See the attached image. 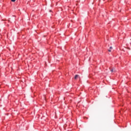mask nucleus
<instances>
[{
  "instance_id": "1",
  "label": "nucleus",
  "mask_w": 131,
  "mask_h": 131,
  "mask_svg": "<svg viewBox=\"0 0 131 131\" xmlns=\"http://www.w3.org/2000/svg\"><path fill=\"white\" fill-rule=\"evenodd\" d=\"M78 76H79V75H76L75 76V79H77V77H78Z\"/></svg>"
},
{
  "instance_id": "2",
  "label": "nucleus",
  "mask_w": 131,
  "mask_h": 131,
  "mask_svg": "<svg viewBox=\"0 0 131 131\" xmlns=\"http://www.w3.org/2000/svg\"><path fill=\"white\" fill-rule=\"evenodd\" d=\"M111 72H114V69L113 68L111 69Z\"/></svg>"
},
{
  "instance_id": "3",
  "label": "nucleus",
  "mask_w": 131,
  "mask_h": 131,
  "mask_svg": "<svg viewBox=\"0 0 131 131\" xmlns=\"http://www.w3.org/2000/svg\"><path fill=\"white\" fill-rule=\"evenodd\" d=\"M11 2H12L13 3H15V2H16V0H11Z\"/></svg>"
},
{
  "instance_id": "4",
  "label": "nucleus",
  "mask_w": 131,
  "mask_h": 131,
  "mask_svg": "<svg viewBox=\"0 0 131 131\" xmlns=\"http://www.w3.org/2000/svg\"><path fill=\"white\" fill-rule=\"evenodd\" d=\"M110 50H112V49H113L112 47H110Z\"/></svg>"
},
{
  "instance_id": "5",
  "label": "nucleus",
  "mask_w": 131,
  "mask_h": 131,
  "mask_svg": "<svg viewBox=\"0 0 131 131\" xmlns=\"http://www.w3.org/2000/svg\"><path fill=\"white\" fill-rule=\"evenodd\" d=\"M108 51L109 52H111V49H108Z\"/></svg>"
},
{
  "instance_id": "6",
  "label": "nucleus",
  "mask_w": 131,
  "mask_h": 131,
  "mask_svg": "<svg viewBox=\"0 0 131 131\" xmlns=\"http://www.w3.org/2000/svg\"><path fill=\"white\" fill-rule=\"evenodd\" d=\"M50 12H52V10H50Z\"/></svg>"
}]
</instances>
